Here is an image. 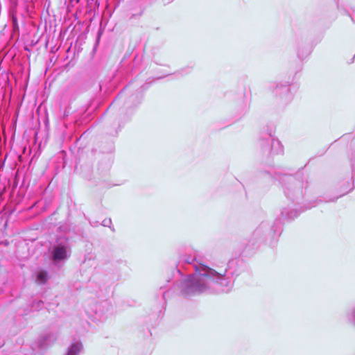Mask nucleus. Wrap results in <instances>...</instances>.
Returning <instances> with one entry per match:
<instances>
[{
    "label": "nucleus",
    "mask_w": 355,
    "mask_h": 355,
    "mask_svg": "<svg viewBox=\"0 0 355 355\" xmlns=\"http://www.w3.org/2000/svg\"><path fill=\"white\" fill-rule=\"evenodd\" d=\"M182 277L178 284L180 295L189 298L202 293L220 294L232 291L236 277L241 274L239 260L232 259L224 266L211 268L196 260V257L184 255L177 266Z\"/></svg>",
    "instance_id": "f257e3e1"
},
{
    "label": "nucleus",
    "mask_w": 355,
    "mask_h": 355,
    "mask_svg": "<svg viewBox=\"0 0 355 355\" xmlns=\"http://www.w3.org/2000/svg\"><path fill=\"white\" fill-rule=\"evenodd\" d=\"M352 168V180L353 187L343 194L334 198L316 199L313 201L309 198L308 192L309 182L306 179L297 175H291L288 174H282L278 172H274L272 167L269 166L266 170L264 174L270 178L278 180L282 184V187L286 198L290 200L294 206H299L298 209L283 208L281 211V215L284 219L292 220L297 217L299 214L304 210L311 209L318 205V202H333L338 198L347 194L355 187V153L350 159Z\"/></svg>",
    "instance_id": "f03ea898"
},
{
    "label": "nucleus",
    "mask_w": 355,
    "mask_h": 355,
    "mask_svg": "<svg viewBox=\"0 0 355 355\" xmlns=\"http://www.w3.org/2000/svg\"><path fill=\"white\" fill-rule=\"evenodd\" d=\"M282 225L280 219L277 218L272 223L268 220L262 221L253 232L251 238L245 248H257L268 237L277 240L281 235Z\"/></svg>",
    "instance_id": "7ed1b4c3"
},
{
    "label": "nucleus",
    "mask_w": 355,
    "mask_h": 355,
    "mask_svg": "<svg viewBox=\"0 0 355 355\" xmlns=\"http://www.w3.org/2000/svg\"><path fill=\"white\" fill-rule=\"evenodd\" d=\"M257 146L264 156L282 154L284 147L281 142L275 138L272 128L267 127L260 132Z\"/></svg>",
    "instance_id": "20e7f679"
},
{
    "label": "nucleus",
    "mask_w": 355,
    "mask_h": 355,
    "mask_svg": "<svg viewBox=\"0 0 355 355\" xmlns=\"http://www.w3.org/2000/svg\"><path fill=\"white\" fill-rule=\"evenodd\" d=\"M141 102V97L137 94L130 95L127 100L124 102L123 108L121 110V114L117 119L116 122L112 123L114 132L110 131V134L112 135H117L119 132L124 125L130 121L135 110L139 106Z\"/></svg>",
    "instance_id": "39448f33"
},
{
    "label": "nucleus",
    "mask_w": 355,
    "mask_h": 355,
    "mask_svg": "<svg viewBox=\"0 0 355 355\" xmlns=\"http://www.w3.org/2000/svg\"><path fill=\"white\" fill-rule=\"evenodd\" d=\"M71 249L69 239L66 237H59L50 249V260L52 264L60 267L71 257Z\"/></svg>",
    "instance_id": "423d86ee"
},
{
    "label": "nucleus",
    "mask_w": 355,
    "mask_h": 355,
    "mask_svg": "<svg viewBox=\"0 0 355 355\" xmlns=\"http://www.w3.org/2000/svg\"><path fill=\"white\" fill-rule=\"evenodd\" d=\"M290 85L291 83L289 82H286L284 83L281 82H275L272 83L270 87L279 103L282 105H288L293 98V95L291 92Z\"/></svg>",
    "instance_id": "0eeeda50"
},
{
    "label": "nucleus",
    "mask_w": 355,
    "mask_h": 355,
    "mask_svg": "<svg viewBox=\"0 0 355 355\" xmlns=\"http://www.w3.org/2000/svg\"><path fill=\"white\" fill-rule=\"evenodd\" d=\"M58 334L54 332H45L41 334L37 339V345L41 349L51 346L57 340Z\"/></svg>",
    "instance_id": "6e6552de"
},
{
    "label": "nucleus",
    "mask_w": 355,
    "mask_h": 355,
    "mask_svg": "<svg viewBox=\"0 0 355 355\" xmlns=\"http://www.w3.org/2000/svg\"><path fill=\"white\" fill-rule=\"evenodd\" d=\"M105 277H107V282L110 284L118 281L121 277V270L117 266L108 264L105 266Z\"/></svg>",
    "instance_id": "1a4fd4ad"
},
{
    "label": "nucleus",
    "mask_w": 355,
    "mask_h": 355,
    "mask_svg": "<svg viewBox=\"0 0 355 355\" xmlns=\"http://www.w3.org/2000/svg\"><path fill=\"white\" fill-rule=\"evenodd\" d=\"M112 311V305L107 301H103L101 303L96 305L95 310L96 314H97L101 318L105 319L108 317L109 313Z\"/></svg>",
    "instance_id": "9d476101"
},
{
    "label": "nucleus",
    "mask_w": 355,
    "mask_h": 355,
    "mask_svg": "<svg viewBox=\"0 0 355 355\" xmlns=\"http://www.w3.org/2000/svg\"><path fill=\"white\" fill-rule=\"evenodd\" d=\"M20 8L23 10L24 12L21 13L23 18L26 16L32 17L35 11V3L33 0H23Z\"/></svg>",
    "instance_id": "9b49d317"
},
{
    "label": "nucleus",
    "mask_w": 355,
    "mask_h": 355,
    "mask_svg": "<svg viewBox=\"0 0 355 355\" xmlns=\"http://www.w3.org/2000/svg\"><path fill=\"white\" fill-rule=\"evenodd\" d=\"M35 282L40 285L45 284L49 278V272L43 269H40L35 272Z\"/></svg>",
    "instance_id": "f8f14e48"
},
{
    "label": "nucleus",
    "mask_w": 355,
    "mask_h": 355,
    "mask_svg": "<svg viewBox=\"0 0 355 355\" xmlns=\"http://www.w3.org/2000/svg\"><path fill=\"white\" fill-rule=\"evenodd\" d=\"M83 349L81 342L77 341L72 343L67 348L64 355H78Z\"/></svg>",
    "instance_id": "ddd939ff"
},
{
    "label": "nucleus",
    "mask_w": 355,
    "mask_h": 355,
    "mask_svg": "<svg viewBox=\"0 0 355 355\" xmlns=\"http://www.w3.org/2000/svg\"><path fill=\"white\" fill-rule=\"evenodd\" d=\"M9 16H10V19L11 21V24H12L13 31L15 32L18 31L19 28V24H18L17 12H15V11H10Z\"/></svg>",
    "instance_id": "4468645a"
},
{
    "label": "nucleus",
    "mask_w": 355,
    "mask_h": 355,
    "mask_svg": "<svg viewBox=\"0 0 355 355\" xmlns=\"http://www.w3.org/2000/svg\"><path fill=\"white\" fill-rule=\"evenodd\" d=\"M346 6L347 8L344 9L345 11L351 17L352 21L355 23V6L349 3H347Z\"/></svg>",
    "instance_id": "2eb2a0df"
},
{
    "label": "nucleus",
    "mask_w": 355,
    "mask_h": 355,
    "mask_svg": "<svg viewBox=\"0 0 355 355\" xmlns=\"http://www.w3.org/2000/svg\"><path fill=\"white\" fill-rule=\"evenodd\" d=\"M346 319L349 323L355 327V306L346 313Z\"/></svg>",
    "instance_id": "dca6fc26"
},
{
    "label": "nucleus",
    "mask_w": 355,
    "mask_h": 355,
    "mask_svg": "<svg viewBox=\"0 0 355 355\" xmlns=\"http://www.w3.org/2000/svg\"><path fill=\"white\" fill-rule=\"evenodd\" d=\"M44 306V302L42 300H33L31 302V310L35 311H39L42 309Z\"/></svg>",
    "instance_id": "f3484780"
},
{
    "label": "nucleus",
    "mask_w": 355,
    "mask_h": 355,
    "mask_svg": "<svg viewBox=\"0 0 355 355\" xmlns=\"http://www.w3.org/2000/svg\"><path fill=\"white\" fill-rule=\"evenodd\" d=\"M92 168L90 166H85L82 169V173L85 178L90 180L92 177Z\"/></svg>",
    "instance_id": "a211bd4d"
},
{
    "label": "nucleus",
    "mask_w": 355,
    "mask_h": 355,
    "mask_svg": "<svg viewBox=\"0 0 355 355\" xmlns=\"http://www.w3.org/2000/svg\"><path fill=\"white\" fill-rule=\"evenodd\" d=\"M128 87V85H127L125 87H124V89L121 91V92L117 95V96L114 98V100L112 101V103L110 104V107L107 109V110L105 111L107 112L108 109L113 106L114 105L116 104L117 103H119L121 99L123 97V93L125 92V91L127 89V87Z\"/></svg>",
    "instance_id": "6ab92c4d"
},
{
    "label": "nucleus",
    "mask_w": 355,
    "mask_h": 355,
    "mask_svg": "<svg viewBox=\"0 0 355 355\" xmlns=\"http://www.w3.org/2000/svg\"><path fill=\"white\" fill-rule=\"evenodd\" d=\"M193 67L187 66L184 67L176 72L177 74L184 76L189 74L192 71Z\"/></svg>",
    "instance_id": "aec40b11"
},
{
    "label": "nucleus",
    "mask_w": 355,
    "mask_h": 355,
    "mask_svg": "<svg viewBox=\"0 0 355 355\" xmlns=\"http://www.w3.org/2000/svg\"><path fill=\"white\" fill-rule=\"evenodd\" d=\"M101 166H103V170L106 172L107 171H109L110 168V162L107 161V160H103L102 161L100 164H99V167H98V170L100 171L101 170Z\"/></svg>",
    "instance_id": "412c9836"
},
{
    "label": "nucleus",
    "mask_w": 355,
    "mask_h": 355,
    "mask_svg": "<svg viewBox=\"0 0 355 355\" xmlns=\"http://www.w3.org/2000/svg\"><path fill=\"white\" fill-rule=\"evenodd\" d=\"M12 5V8L10 10V11H15V12H17V8L18 6V4H19V1L17 0H14V1H9Z\"/></svg>",
    "instance_id": "4be33fe9"
},
{
    "label": "nucleus",
    "mask_w": 355,
    "mask_h": 355,
    "mask_svg": "<svg viewBox=\"0 0 355 355\" xmlns=\"http://www.w3.org/2000/svg\"><path fill=\"white\" fill-rule=\"evenodd\" d=\"M309 54V52L307 51L305 52V53H304V52H301L300 49H297V57L300 60L304 59V58L306 57Z\"/></svg>",
    "instance_id": "5701e85b"
},
{
    "label": "nucleus",
    "mask_w": 355,
    "mask_h": 355,
    "mask_svg": "<svg viewBox=\"0 0 355 355\" xmlns=\"http://www.w3.org/2000/svg\"><path fill=\"white\" fill-rule=\"evenodd\" d=\"M51 6V1L50 0H44V8L46 10L47 13H49V9Z\"/></svg>",
    "instance_id": "b1692460"
},
{
    "label": "nucleus",
    "mask_w": 355,
    "mask_h": 355,
    "mask_svg": "<svg viewBox=\"0 0 355 355\" xmlns=\"http://www.w3.org/2000/svg\"><path fill=\"white\" fill-rule=\"evenodd\" d=\"M112 224V220L110 218L109 219H105L103 222H102V225L103 226H105V227H110V225Z\"/></svg>",
    "instance_id": "393cba45"
},
{
    "label": "nucleus",
    "mask_w": 355,
    "mask_h": 355,
    "mask_svg": "<svg viewBox=\"0 0 355 355\" xmlns=\"http://www.w3.org/2000/svg\"><path fill=\"white\" fill-rule=\"evenodd\" d=\"M69 110H64V112L63 116H64V117H67V116H69Z\"/></svg>",
    "instance_id": "a878e982"
},
{
    "label": "nucleus",
    "mask_w": 355,
    "mask_h": 355,
    "mask_svg": "<svg viewBox=\"0 0 355 355\" xmlns=\"http://www.w3.org/2000/svg\"><path fill=\"white\" fill-rule=\"evenodd\" d=\"M301 45H303V43H301V44H300V42H297V49H300Z\"/></svg>",
    "instance_id": "bb28decb"
},
{
    "label": "nucleus",
    "mask_w": 355,
    "mask_h": 355,
    "mask_svg": "<svg viewBox=\"0 0 355 355\" xmlns=\"http://www.w3.org/2000/svg\"><path fill=\"white\" fill-rule=\"evenodd\" d=\"M164 1H166L168 3L171 2V1H173V0H164Z\"/></svg>",
    "instance_id": "cd10ccee"
},
{
    "label": "nucleus",
    "mask_w": 355,
    "mask_h": 355,
    "mask_svg": "<svg viewBox=\"0 0 355 355\" xmlns=\"http://www.w3.org/2000/svg\"><path fill=\"white\" fill-rule=\"evenodd\" d=\"M166 292H164V293H162V295H163V297H164V298H165V297H166Z\"/></svg>",
    "instance_id": "c85d7f7f"
},
{
    "label": "nucleus",
    "mask_w": 355,
    "mask_h": 355,
    "mask_svg": "<svg viewBox=\"0 0 355 355\" xmlns=\"http://www.w3.org/2000/svg\"><path fill=\"white\" fill-rule=\"evenodd\" d=\"M25 49V51H30V50H29V49H28V48H27V47H25V49Z\"/></svg>",
    "instance_id": "c756f323"
}]
</instances>
